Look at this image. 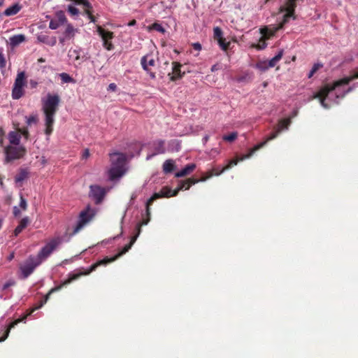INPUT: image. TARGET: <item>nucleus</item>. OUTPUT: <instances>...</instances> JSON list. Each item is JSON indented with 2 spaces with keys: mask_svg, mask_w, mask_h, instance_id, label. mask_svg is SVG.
<instances>
[{
  "mask_svg": "<svg viewBox=\"0 0 358 358\" xmlns=\"http://www.w3.org/2000/svg\"><path fill=\"white\" fill-rule=\"evenodd\" d=\"M213 176V172L208 171L200 179H194L190 178L186 180L180 181L178 187L174 190L171 189V188L168 186L163 187L159 192L154 193L152 196L147 201L148 213H150V206H151L155 200L161 198H169L171 196H175L178 194L180 190L189 189L192 185H194L199 182H204Z\"/></svg>",
  "mask_w": 358,
  "mask_h": 358,
  "instance_id": "nucleus-1",
  "label": "nucleus"
},
{
  "mask_svg": "<svg viewBox=\"0 0 358 358\" xmlns=\"http://www.w3.org/2000/svg\"><path fill=\"white\" fill-rule=\"evenodd\" d=\"M60 103V97L58 94L48 93L45 100L42 101V110L45 115V133L49 136L53 131L55 123V115L58 110Z\"/></svg>",
  "mask_w": 358,
  "mask_h": 358,
  "instance_id": "nucleus-2",
  "label": "nucleus"
},
{
  "mask_svg": "<svg viewBox=\"0 0 358 358\" xmlns=\"http://www.w3.org/2000/svg\"><path fill=\"white\" fill-rule=\"evenodd\" d=\"M356 78H358V71L352 76L336 80L332 84L325 85L319 90L318 92L315 94L314 97L318 98L322 107L328 109L330 106L325 102V100L327 98L329 94L334 91L336 87L344 85H348L351 81Z\"/></svg>",
  "mask_w": 358,
  "mask_h": 358,
  "instance_id": "nucleus-3",
  "label": "nucleus"
},
{
  "mask_svg": "<svg viewBox=\"0 0 358 358\" xmlns=\"http://www.w3.org/2000/svg\"><path fill=\"white\" fill-rule=\"evenodd\" d=\"M112 166L108 171L109 178L114 180L122 177L125 173L126 155L123 153L114 152L110 154Z\"/></svg>",
  "mask_w": 358,
  "mask_h": 358,
  "instance_id": "nucleus-4",
  "label": "nucleus"
},
{
  "mask_svg": "<svg viewBox=\"0 0 358 358\" xmlns=\"http://www.w3.org/2000/svg\"><path fill=\"white\" fill-rule=\"evenodd\" d=\"M291 124V119L289 118H285L281 119L278 121V123L276 126L273 128V131L266 138V139L260 143L255 145L252 148H251L249 150V152L246 156L242 158L243 159H248L252 156V155L262 148H263L268 141L275 139L278 134L284 129H287L289 126Z\"/></svg>",
  "mask_w": 358,
  "mask_h": 358,
  "instance_id": "nucleus-5",
  "label": "nucleus"
},
{
  "mask_svg": "<svg viewBox=\"0 0 358 358\" xmlns=\"http://www.w3.org/2000/svg\"><path fill=\"white\" fill-rule=\"evenodd\" d=\"M136 235H134L133 237H131L130 242L128 244L125 245L120 252H119L117 255H115V256H113L112 257H106L103 258V259H101V260L96 262V263L92 264L89 268L85 270L87 271V273L89 275L90 273L95 271L98 266H102V265H106L109 263H111V262H114L115 260H116L120 257H121L122 255H124L127 252H128L130 250V248H131V246L133 245V244L136 241L139 234H141V225H138L136 227Z\"/></svg>",
  "mask_w": 358,
  "mask_h": 358,
  "instance_id": "nucleus-6",
  "label": "nucleus"
},
{
  "mask_svg": "<svg viewBox=\"0 0 358 358\" xmlns=\"http://www.w3.org/2000/svg\"><path fill=\"white\" fill-rule=\"evenodd\" d=\"M88 275L87 273V271H79L78 273H69V278L65 280L64 282H62L58 286H56L53 288H52L48 292V294L45 296L44 299L43 300H41L38 305H37L36 306L34 307L33 308H31L30 310V311L27 314L25 315L24 317H25V319L27 318V316L30 315L31 313H33L35 310L41 308L45 303H47L48 300L49 299L50 295L53 293V292H55L57 291H59L63 287L70 284L71 282H72L73 281L76 280H78V278H80L81 276H83V275Z\"/></svg>",
  "mask_w": 358,
  "mask_h": 358,
  "instance_id": "nucleus-7",
  "label": "nucleus"
},
{
  "mask_svg": "<svg viewBox=\"0 0 358 358\" xmlns=\"http://www.w3.org/2000/svg\"><path fill=\"white\" fill-rule=\"evenodd\" d=\"M95 215V211L90 206L82 210L78 216V221L76 225L73 234L79 232L88 222H90Z\"/></svg>",
  "mask_w": 358,
  "mask_h": 358,
  "instance_id": "nucleus-8",
  "label": "nucleus"
},
{
  "mask_svg": "<svg viewBox=\"0 0 358 358\" xmlns=\"http://www.w3.org/2000/svg\"><path fill=\"white\" fill-rule=\"evenodd\" d=\"M26 85V76L24 71L17 73L12 90V98L20 99L24 94V87Z\"/></svg>",
  "mask_w": 358,
  "mask_h": 358,
  "instance_id": "nucleus-9",
  "label": "nucleus"
},
{
  "mask_svg": "<svg viewBox=\"0 0 358 358\" xmlns=\"http://www.w3.org/2000/svg\"><path fill=\"white\" fill-rule=\"evenodd\" d=\"M6 162H10L22 158L26 153V149L23 146L8 145L4 149Z\"/></svg>",
  "mask_w": 358,
  "mask_h": 358,
  "instance_id": "nucleus-10",
  "label": "nucleus"
},
{
  "mask_svg": "<svg viewBox=\"0 0 358 358\" xmlns=\"http://www.w3.org/2000/svg\"><path fill=\"white\" fill-rule=\"evenodd\" d=\"M59 243V241L58 239H52L38 252L37 256L35 257L36 260L40 261V263L41 264L52 253V252L58 246Z\"/></svg>",
  "mask_w": 358,
  "mask_h": 358,
  "instance_id": "nucleus-11",
  "label": "nucleus"
},
{
  "mask_svg": "<svg viewBox=\"0 0 358 358\" xmlns=\"http://www.w3.org/2000/svg\"><path fill=\"white\" fill-rule=\"evenodd\" d=\"M40 264V261H37L34 256H29L20 267L22 278L23 279L28 278Z\"/></svg>",
  "mask_w": 358,
  "mask_h": 358,
  "instance_id": "nucleus-12",
  "label": "nucleus"
},
{
  "mask_svg": "<svg viewBox=\"0 0 358 358\" xmlns=\"http://www.w3.org/2000/svg\"><path fill=\"white\" fill-rule=\"evenodd\" d=\"M96 30L99 36L101 37L103 48L107 50H113L114 45L111 42V40L114 38L113 32L107 31L101 26H97Z\"/></svg>",
  "mask_w": 358,
  "mask_h": 358,
  "instance_id": "nucleus-13",
  "label": "nucleus"
},
{
  "mask_svg": "<svg viewBox=\"0 0 358 358\" xmlns=\"http://www.w3.org/2000/svg\"><path fill=\"white\" fill-rule=\"evenodd\" d=\"M90 196L94 199L95 203H101L106 194V189L97 185H90Z\"/></svg>",
  "mask_w": 358,
  "mask_h": 358,
  "instance_id": "nucleus-14",
  "label": "nucleus"
},
{
  "mask_svg": "<svg viewBox=\"0 0 358 358\" xmlns=\"http://www.w3.org/2000/svg\"><path fill=\"white\" fill-rule=\"evenodd\" d=\"M67 19L65 13L62 10L57 11L55 17L52 19L49 23V28L51 29H57L61 25L66 22Z\"/></svg>",
  "mask_w": 358,
  "mask_h": 358,
  "instance_id": "nucleus-15",
  "label": "nucleus"
},
{
  "mask_svg": "<svg viewBox=\"0 0 358 358\" xmlns=\"http://www.w3.org/2000/svg\"><path fill=\"white\" fill-rule=\"evenodd\" d=\"M248 154L244 155H243L240 158H236V159H234L230 160L228 162V164L225 166H224L222 169H220L219 168H216V169H213L212 170H210L209 171H213V176H219L222 173H223L224 171L231 169L234 166H236L239 161L244 160L245 159H242V158L244 157L245 156H246Z\"/></svg>",
  "mask_w": 358,
  "mask_h": 358,
  "instance_id": "nucleus-16",
  "label": "nucleus"
},
{
  "mask_svg": "<svg viewBox=\"0 0 358 358\" xmlns=\"http://www.w3.org/2000/svg\"><path fill=\"white\" fill-rule=\"evenodd\" d=\"M181 64L178 62H173V69L172 73H169V76H170V80L171 81H176L182 78V75L181 73Z\"/></svg>",
  "mask_w": 358,
  "mask_h": 358,
  "instance_id": "nucleus-17",
  "label": "nucleus"
},
{
  "mask_svg": "<svg viewBox=\"0 0 358 358\" xmlns=\"http://www.w3.org/2000/svg\"><path fill=\"white\" fill-rule=\"evenodd\" d=\"M25 320V317H22V318L17 319L13 322H10L6 327H4L2 331H3V335L0 338V342L4 341L8 336L10 329L14 328L16 325H17L20 322L24 321Z\"/></svg>",
  "mask_w": 358,
  "mask_h": 358,
  "instance_id": "nucleus-18",
  "label": "nucleus"
},
{
  "mask_svg": "<svg viewBox=\"0 0 358 358\" xmlns=\"http://www.w3.org/2000/svg\"><path fill=\"white\" fill-rule=\"evenodd\" d=\"M141 64L143 69L148 72L149 67L154 66L155 65V61L151 55H147L141 58Z\"/></svg>",
  "mask_w": 358,
  "mask_h": 358,
  "instance_id": "nucleus-19",
  "label": "nucleus"
},
{
  "mask_svg": "<svg viewBox=\"0 0 358 358\" xmlns=\"http://www.w3.org/2000/svg\"><path fill=\"white\" fill-rule=\"evenodd\" d=\"M195 169H196L195 164H194V163L189 164L186 165L184 169H182L181 171L177 172L175 174V176L176 178L184 177V176L191 173Z\"/></svg>",
  "mask_w": 358,
  "mask_h": 358,
  "instance_id": "nucleus-20",
  "label": "nucleus"
},
{
  "mask_svg": "<svg viewBox=\"0 0 358 358\" xmlns=\"http://www.w3.org/2000/svg\"><path fill=\"white\" fill-rule=\"evenodd\" d=\"M152 146L155 151L152 155L164 154L166 151L164 141L163 140H157L153 142Z\"/></svg>",
  "mask_w": 358,
  "mask_h": 358,
  "instance_id": "nucleus-21",
  "label": "nucleus"
},
{
  "mask_svg": "<svg viewBox=\"0 0 358 358\" xmlns=\"http://www.w3.org/2000/svg\"><path fill=\"white\" fill-rule=\"evenodd\" d=\"M37 40L43 43H45L50 46L55 45L57 41L55 37L50 38L48 35L45 34H39L37 36Z\"/></svg>",
  "mask_w": 358,
  "mask_h": 358,
  "instance_id": "nucleus-22",
  "label": "nucleus"
},
{
  "mask_svg": "<svg viewBox=\"0 0 358 358\" xmlns=\"http://www.w3.org/2000/svg\"><path fill=\"white\" fill-rule=\"evenodd\" d=\"M29 223V219L28 217H25L22 218L20 221L19 224L17 226V227L14 230V234L15 236H17L24 229H25L28 224Z\"/></svg>",
  "mask_w": 358,
  "mask_h": 358,
  "instance_id": "nucleus-23",
  "label": "nucleus"
},
{
  "mask_svg": "<svg viewBox=\"0 0 358 358\" xmlns=\"http://www.w3.org/2000/svg\"><path fill=\"white\" fill-rule=\"evenodd\" d=\"M21 8L22 6L19 3H15L6 8L3 12V14L6 16L14 15H16L21 10Z\"/></svg>",
  "mask_w": 358,
  "mask_h": 358,
  "instance_id": "nucleus-24",
  "label": "nucleus"
},
{
  "mask_svg": "<svg viewBox=\"0 0 358 358\" xmlns=\"http://www.w3.org/2000/svg\"><path fill=\"white\" fill-rule=\"evenodd\" d=\"M285 13L283 15L282 22L278 24V26L276 27V29H282L285 24H287L289 18H292L293 20L296 19V15L295 13H292L289 12H285Z\"/></svg>",
  "mask_w": 358,
  "mask_h": 358,
  "instance_id": "nucleus-25",
  "label": "nucleus"
},
{
  "mask_svg": "<svg viewBox=\"0 0 358 358\" xmlns=\"http://www.w3.org/2000/svg\"><path fill=\"white\" fill-rule=\"evenodd\" d=\"M8 140L10 144L18 145L20 142V135L17 131H10L8 134Z\"/></svg>",
  "mask_w": 358,
  "mask_h": 358,
  "instance_id": "nucleus-26",
  "label": "nucleus"
},
{
  "mask_svg": "<svg viewBox=\"0 0 358 358\" xmlns=\"http://www.w3.org/2000/svg\"><path fill=\"white\" fill-rule=\"evenodd\" d=\"M176 165L173 159H167L163 164V171L165 173H171L175 169Z\"/></svg>",
  "mask_w": 358,
  "mask_h": 358,
  "instance_id": "nucleus-27",
  "label": "nucleus"
},
{
  "mask_svg": "<svg viewBox=\"0 0 358 358\" xmlns=\"http://www.w3.org/2000/svg\"><path fill=\"white\" fill-rule=\"evenodd\" d=\"M29 171L27 169H21L15 177L16 182H21L28 178Z\"/></svg>",
  "mask_w": 358,
  "mask_h": 358,
  "instance_id": "nucleus-28",
  "label": "nucleus"
},
{
  "mask_svg": "<svg viewBox=\"0 0 358 358\" xmlns=\"http://www.w3.org/2000/svg\"><path fill=\"white\" fill-rule=\"evenodd\" d=\"M25 41V36L23 34L15 35L10 38V45L17 46Z\"/></svg>",
  "mask_w": 358,
  "mask_h": 358,
  "instance_id": "nucleus-29",
  "label": "nucleus"
},
{
  "mask_svg": "<svg viewBox=\"0 0 358 358\" xmlns=\"http://www.w3.org/2000/svg\"><path fill=\"white\" fill-rule=\"evenodd\" d=\"M279 29H268L267 27H264L260 29V33L262 34V36L265 38L266 40L271 38L277 31Z\"/></svg>",
  "mask_w": 358,
  "mask_h": 358,
  "instance_id": "nucleus-30",
  "label": "nucleus"
},
{
  "mask_svg": "<svg viewBox=\"0 0 358 358\" xmlns=\"http://www.w3.org/2000/svg\"><path fill=\"white\" fill-rule=\"evenodd\" d=\"M76 29L71 24H68L66 27L64 35L66 38L70 39L74 37Z\"/></svg>",
  "mask_w": 358,
  "mask_h": 358,
  "instance_id": "nucleus-31",
  "label": "nucleus"
},
{
  "mask_svg": "<svg viewBox=\"0 0 358 358\" xmlns=\"http://www.w3.org/2000/svg\"><path fill=\"white\" fill-rule=\"evenodd\" d=\"M283 55V51L280 50L275 57L270 59L268 62L270 68L274 67L276 64L281 59Z\"/></svg>",
  "mask_w": 358,
  "mask_h": 358,
  "instance_id": "nucleus-32",
  "label": "nucleus"
},
{
  "mask_svg": "<svg viewBox=\"0 0 358 358\" xmlns=\"http://www.w3.org/2000/svg\"><path fill=\"white\" fill-rule=\"evenodd\" d=\"M266 39L262 36V37L259 40L258 43H257V44L254 43L251 45V47L256 48L257 50H264L267 46V43H266Z\"/></svg>",
  "mask_w": 358,
  "mask_h": 358,
  "instance_id": "nucleus-33",
  "label": "nucleus"
},
{
  "mask_svg": "<svg viewBox=\"0 0 358 358\" xmlns=\"http://www.w3.org/2000/svg\"><path fill=\"white\" fill-rule=\"evenodd\" d=\"M59 77L64 83H75L74 79L66 73H60Z\"/></svg>",
  "mask_w": 358,
  "mask_h": 358,
  "instance_id": "nucleus-34",
  "label": "nucleus"
},
{
  "mask_svg": "<svg viewBox=\"0 0 358 358\" xmlns=\"http://www.w3.org/2000/svg\"><path fill=\"white\" fill-rule=\"evenodd\" d=\"M237 137H238V133L232 132V133L229 134V135L223 136L222 139L225 141L233 142L237 138Z\"/></svg>",
  "mask_w": 358,
  "mask_h": 358,
  "instance_id": "nucleus-35",
  "label": "nucleus"
},
{
  "mask_svg": "<svg viewBox=\"0 0 358 358\" xmlns=\"http://www.w3.org/2000/svg\"><path fill=\"white\" fill-rule=\"evenodd\" d=\"M150 29L155 30L158 32L164 34L165 29L159 23L155 22L149 27Z\"/></svg>",
  "mask_w": 358,
  "mask_h": 358,
  "instance_id": "nucleus-36",
  "label": "nucleus"
},
{
  "mask_svg": "<svg viewBox=\"0 0 358 358\" xmlns=\"http://www.w3.org/2000/svg\"><path fill=\"white\" fill-rule=\"evenodd\" d=\"M217 42L219 43V45L220 46V48L222 50H227L229 48L230 43L229 42H227L226 39L222 37V38L218 39Z\"/></svg>",
  "mask_w": 358,
  "mask_h": 358,
  "instance_id": "nucleus-37",
  "label": "nucleus"
},
{
  "mask_svg": "<svg viewBox=\"0 0 358 358\" xmlns=\"http://www.w3.org/2000/svg\"><path fill=\"white\" fill-rule=\"evenodd\" d=\"M222 34H223V32L221 29V28H220L219 27H216L213 29V35H214V38L215 40H218L221 38H222Z\"/></svg>",
  "mask_w": 358,
  "mask_h": 358,
  "instance_id": "nucleus-38",
  "label": "nucleus"
},
{
  "mask_svg": "<svg viewBox=\"0 0 358 358\" xmlns=\"http://www.w3.org/2000/svg\"><path fill=\"white\" fill-rule=\"evenodd\" d=\"M322 66V65L320 64H315L312 67V69L310 70V73H308V77L309 78H311L317 72V71Z\"/></svg>",
  "mask_w": 358,
  "mask_h": 358,
  "instance_id": "nucleus-39",
  "label": "nucleus"
},
{
  "mask_svg": "<svg viewBox=\"0 0 358 358\" xmlns=\"http://www.w3.org/2000/svg\"><path fill=\"white\" fill-rule=\"evenodd\" d=\"M20 206L23 210H26L27 208V202L26 199L23 197L22 194H20Z\"/></svg>",
  "mask_w": 358,
  "mask_h": 358,
  "instance_id": "nucleus-40",
  "label": "nucleus"
},
{
  "mask_svg": "<svg viewBox=\"0 0 358 358\" xmlns=\"http://www.w3.org/2000/svg\"><path fill=\"white\" fill-rule=\"evenodd\" d=\"M146 215H147V218H143L141 222L138 223L136 224V227L138 225H141V227L143 225H146L150 222V213L148 214V211L146 210Z\"/></svg>",
  "mask_w": 358,
  "mask_h": 358,
  "instance_id": "nucleus-41",
  "label": "nucleus"
},
{
  "mask_svg": "<svg viewBox=\"0 0 358 358\" xmlns=\"http://www.w3.org/2000/svg\"><path fill=\"white\" fill-rule=\"evenodd\" d=\"M68 11L72 15H76L79 13V10L77 8L74 7L72 5H69L68 6Z\"/></svg>",
  "mask_w": 358,
  "mask_h": 358,
  "instance_id": "nucleus-42",
  "label": "nucleus"
},
{
  "mask_svg": "<svg viewBox=\"0 0 358 358\" xmlns=\"http://www.w3.org/2000/svg\"><path fill=\"white\" fill-rule=\"evenodd\" d=\"M257 67L261 70H266L268 69V68H270L268 66V63H266V62H259L257 64Z\"/></svg>",
  "mask_w": 358,
  "mask_h": 358,
  "instance_id": "nucleus-43",
  "label": "nucleus"
},
{
  "mask_svg": "<svg viewBox=\"0 0 358 358\" xmlns=\"http://www.w3.org/2000/svg\"><path fill=\"white\" fill-rule=\"evenodd\" d=\"M69 56L70 57H74L75 60H79L80 59V54L79 52L76 50H74L73 51H69Z\"/></svg>",
  "mask_w": 358,
  "mask_h": 358,
  "instance_id": "nucleus-44",
  "label": "nucleus"
},
{
  "mask_svg": "<svg viewBox=\"0 0 358 358\" xmlns=\"http://www.w3.org/2000/svg\"><path fill=\"white\" fill-rule=\"evenodd\" d=\"M37 121V117L34 115H31L28 117H27V124L28 125H31L32 123H35Z\"/></svg>",
  "mask_w": 358,
  "mask_h": 358,
  "instance_id": "nucleus-45",
  "label": "nucleus"
},
{
  "mask_svg": "<svg viewBox=\"0 0 358 358\" xmlns=\"http://www.w3.org/2000/svg\"><path fill=\"white\" fill-rule=\"evenodd\" d=\"M18 131H19V132L21 133L22 135L24 136V137L26 139L29 138V131L27 128H22V129H20Z\"/></svg>",
  "mask_w": 358,
  "mask_h": 358,
  "instance_id": "nucleus-46",
  "label": "nucleus"
},
{
  "mask_svg": "<svg viewBox=\"0 0 358 358\" xmlns=\"http://www.w3.org/2000/svg\"><path fill=\"white\" fill-rule=\"evenodd\" d=\"M6 66V60L3 54L0 53V67L4 68Z\"/></svg>",
  "mask_w": 358,
  "mask_h": 358,
  "instance_id": "nucleus-47",
  "label": "nucleus"
},
{
  "mask_svg": "<svg viewBox=\"0 0 358 358\" xmlns=\"http://www.w3.org/2000/svg\"><path fill=\"white\" fill-rule=\"evenodd\" d=\"M193 48L196 51H200L201 50V45L199 43H192Z\"/></svg>",
  "mask_w": 358,
  "mask_h": 358,
  "instance_id": "nucleus-48",
  "label": "nucleus"
},
{
  "mask_svg": "<svg viewBox=\"0 0 358 358\" xmlns=\"http://www.w3.org/2000/svg\"><path fill=\"white\" fill-rule=\"evenodd\" d=\"M4 131L3 128H0V145H3Z\"/></svg>",
  "mask_w": 358,
  "mask_h": 358,
  "instance_id": "nucleus-49",
  "label": "nucleus"
},
{
  "mask_svg": "<svg viewBox=\"0 0 358 358\" xmlns=\"http://www.w3.org/2000/svg\"><path fill=\"white\" fill-rule=\"evenodd\" d=\"M29 85L31 88H36L38 86V82L34 80H29Z\"/></svg>",
  "mask_w": 358,
  "mask_h": 358,
  "instance_id": "nucleus-50",
  "label": "nucleus"
},
{
  "mask_svg": "<svg viewBox=\"0 0 358 358\" xmlns=\"http://www.w3.org/2000/svg\"><path fill=\"white\" fill-rule=\"evenodd\" d=\"M20 210L17 206L13 207V215L15 217H18L20 215Z\"/></svg>",
  "mask_w": 358,
  "mask_h": 358,
  "instance_id": "nucleus-51",
  "label": "nucleus"
},
{
  "mask_svg": "<svg viewBox=\"0 0 358 358\" xmlns=\"http://www.w3.org/2000/svg\"><path fill=\"white\" fill-rule=\"evenodd\" d=\"M15 284V282L13 281H8L7 282H6L3 286V289H8L10 286H12Z\"/></svg>",
  "mask_w": 358,
  "mask_h": 358,
  "instance_id": "nucleus-52",
  "label": "nucleus"
},
{
  "mask_svg": "<svg viewBox=\"0 0 358 358\" xmlns=\"http://www.w3.org/2000/svg\"><path fill=\"white\" fill-rule=\"evenodd\" d=\"M90 156V151L88 149H85L82 155L83 159H87Z\"/></svg>",
  "mask_w": 358,
  "mask_h": 358,
  "instance_id": "nucleus-53",
  "label": "nucleus"
},
{
  "mask_svg": "<svg viewBox=\"0 0 358 358\" xmlns=\"http://www.w3.org/2000/svg\"><path fill=\"white\" fill-rule=\"evenodd\" d=\"M117 85L115 83H110L108 87V90L115 91Z\"/></svg>",
  "mask_w": 358,
  "mask_h": 358,
  "instance_id": "nucleus-54",
  "label": "nucleus"
},
{
  "mask_svg": "<svg viewBox=\"0 0 358 358\" xmlns=\"http://www.w3.org/2000/svg\"><path fill=\"white\" fill-rule=\"evenodd\" d=\"M220 68V65L216 64H214V65L212 66L210 70H211L212 72H215V71L219 70Z\"/></svg>",
  "mask_w": 358,
  "mask_h": 358,
  "instance_id": "nucleus-55",
  "label": "nucleus"
},
{
  "mask_svg": "<svg viewBox=\"0 0 358 358\" xmlns=\"http://www.w3.org/2000/svg\"><path fill=\"white\" fill-rule=\"evenodd\" d=\"M351 90H352V88H351V87H349V88L348 89V90L341 96V98H343V97L345 96V94H346L347 93L350 92ZM339 97H340V96H339V95H336V98H339Z\"/></svg>",
  "mask_w": 358,
  "mask_h": 358,
  "instance_id": "nucleus-56",
  "label": "nucleus"
},
{
  "mask_svg": "<svg viewBox=\"0 0 358 358\" xmlns=\"http://www.w3.org/2000/svg\"><path fill=\"white\" fill-rule=\"evenodd\" d=\"M136 24V20H132L129 22H128V24H127V25L129 27H132V26H134Z\"/></svg>",
  "mask_w": 358,
  "mask_h": 358,
  "instance_id": "nucleus-57",
  "label": "nucleus"
},
{
  "mask_svg": "<svg viewBox=\"0 0 358 358\" xmlns=\"http://www.w3.org/2000/svg\"><path fill=\"white\" fill-rule=\"evenodd\" d=\"M88 18L90 19V22H96V18H95V17L92 14L90 15Z\"/></svg>",
  "mask_w": 358,
  "mask_h": 358,
  "instance_id": "nucleus-58",
  "label": "nucleus"
},
{
  "mask_svg": "<svg viewBox=\"0 0 358 358\" xmlns=\"http://www.w3.org/2000/svg\"><path fill=\"white\" fill-rule=\"evenodd\" d=\"M45 62V59L44 58H43V57H41V58H39V59H38V63H43V62Z\"/></svg>",
  "mask_w": 358,
  "mask_h": 358,
  "instance_id": "nucleus-59",
  "label": "nucleus"
},
{
  "mask_svg": "<svg viewBox=\"0 0 358 358\" xmlns=\"http://www.w3.org/2000/svg\"><path fill=\"white\" fill-rule=\"evenodd\" d=\"M66 37H65V36H64V37H63V38H59V42H60L61 43H62V44H63V43H64V41H65V40H66Z\"/></svg>",
  "mask_w": 358,
  "mask_h": 358,
  "instance_id": "nucleus-60",
  "label": "nucleus"
},
{
  "mask_svg": "<svg viewBox=\"0 0 358 358\" xmlns=\"http://www.w3.org/2000/svg\"><path fill=\"white\" fill-rule=\"evenodd\" d=\"M208 138H209V137H208V136H205V137L203 138V140L206 142V141L208 140Z\"/></svg>",
  "mask_w": 358,
  "mask_h": 358,
  "instance_id": "nucleus-61",
  "label": "nucleus"
},
{
  "mask_svg": "<svg viewBox=\"0 0 358 358\" xmlns=\"http://www.w3.org/2000/svg\"><path fill=\"white\" fill-rule=\"evenodd\" d=\"M4 0H0V6H3Z\"/></svg>",
  "mask_w": 358,
  "mask_h": 358,
  "instance_id": "nucleus-62",
  "label": "nucleus"
},
{
  "mask_svg": "<svg viewBox=\"0 0 358 358\" xmlns=\"http://www.w3.org/2000/svg\"><path fill=\"white\" fill-rule=\"evenodd\" d=\"M150 76L152 78H155V73H150Z\"/></svg>",
  "mask_w": 358,
  "mask_h": 358,
  "instance_id": "nucleus-63",
  "label": "nucleus"
},
{
  "mask_svg": "<svg viewBox=\"0 0 358 358\" xmlns=\"http://www.w3.org/2000/svg\"><path fill=\"white\" fill-rule=\"evenodd\" d=\"M2 227V220L0 219V229Z\"/></svg>",
  "mask_w": 358,
  "mask_h": 358,
  "instance_id": "nucleus-64",
  "label": "nucleus"
}]
</instances>
